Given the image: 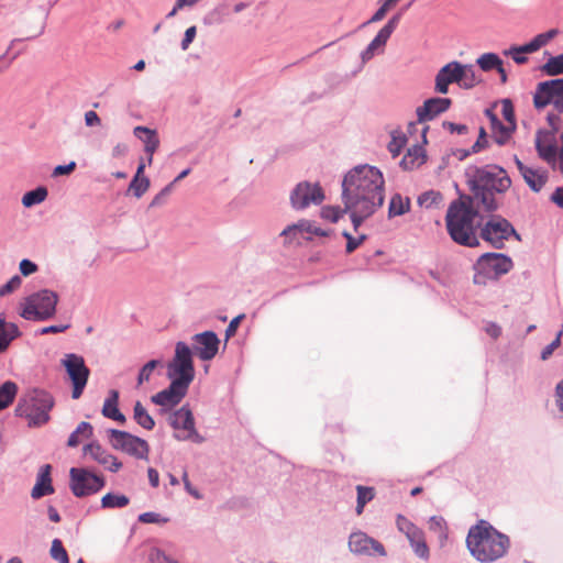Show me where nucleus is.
Segmentation results:
<instances>
[{
    "label": "nucleus",
    "mask_w": 563,
    "mask_h": 563,
    "mask_svg": "<svg viewBox=\"0 0 563 563\" xmlns=\"http://www.w3.org/2000/svg\"><path fill=\"white\" fill-rule=\"evenodd\" d=\"M342 200L356 230L384 203V177L380 170L369 165L351 169L342 181Z\"/></svg>",
    "instance_id": "obj_1"
},
{
    "label": "nucleus",
    "mask_w": 563,
    "mask_h": 563,
    "mask_svg": "<svg viewBox=\"0 0 563 563\" xmlns=\"http://www.w3.org/2000/svg\"><path fill=\"white\" fill-rule=\"evenodd\" d=\"M466 547L472 556L478 562L492 563L508 552L510 540L490 523L481 520L470 528Z\"/></svg>",
    "instance_id": "obj_2"
},
{
    "label": "nucleus",
    "mask_w": 563,
    "mask_h": 563,
    "mask_svg": "<svg viewBox=\"0 0 563 563\" xmlns=\"http://www.w3.org/2000/svg\"><path fill=\"white\" fill-rule=\"evenodd\" d=\"M476 199L471 196H461L452 201L445 216V225L451 239L464 246L474 247L479 244L476 236L475 219L477 210L474 208Z\"/></svg>",
    "instance_id": "obj_3"
},
{
    "label": "nucleus",
    "mask_w": 563,
    "mask_h": 563,
    "mask_svg": "<svg viewBox=\"0 0 563 563\" xmlns=\"http://www.w3.org/2000/svg\"><path fill=\"white\" fill-rule=\"evenodd\" d=\"M473 198L481 202L486 211H495L498 203L495 192H505L511 186L507 172L498 166L474 168L467 173Z\"/></svg>",
    "instance_id": "obj_4"
},
{
    "label": "nucleus",
    "mask_w": 563,
    "mask_h": 563,
    "mask_svg": "<svg viewBox=\"0 0 563 563\" xmlns=\"http://www.w3.org/2000/svg\"><path fill=\"white\" fill-rule=\"evenodd\" d=\"M53 406L54 399L47 391L32 389L21 396L15 413L26 418L29 426L38 427L48 422Z\"/></svg>",
    "instance_id": "obj_5"
},
{
    "label": "nucleus",
    "mask_w": 563,
    "mask_h": 563,
    "mask_svg": "<svg viewBox=\"0 0 563 563\" xmlns=\"http://www.w3.org/2000/svg\"><path fill=\"white\" fill-rule=\"evenodd\" d=\"M58 296L52 290H41L24 299L20 316L26 320L43 321L55 314Z\"/></svg>",
    "instance_id": "obj_6"
},
{
    "label": "nucleus",
    "mask_w": 563,
    "mask_h": 563,
    "mask_svg": "<svg viewBox=\"0 0 563 563\" xmlns=\"http://www.w3.org/2000/svg\"><path fill=\"white\" fill-rule=\"evenodd\" d=\"M167 377L187 387L195 378L192 351L185 342H177L174 357L167 364Z\"/></svg>",
    "instance_id": "obj_7"
},
{
    "label": "nucleus",
    "mask_w": 563,
    "mask_h": 563,
    "mask_svg": "<svg viewBox=\"0 0 563 563\" xmlns=\"http://www.w3.org/2000/svg\"><path fill=\"white\" fill-rule=\"evenodd\" d=\"M475 268L477 273L474 275V283L482 285L486 279H496L508 273L512 268V262L504 254L486 253L478 258Z\"/></svg>",
    "instance_id": "obj_8"
},
{
    "label": "nucleus",
    "mask_w": 563,
    "mask_h": 563,
    "mask_svg": "<svg viewBox=\"0 0 563 563\" xmlns=\"http://www.w3.org/2000/svg\"><path fill=\"white\" fill-rule=\"evenodd\" d=\"M62 365L65 367L73 385L71 397L78 399L87 385L90 369L86 366L84 357L75 353L65 354Z\"/></svg>",
    "instance_id": "obj_9"
},
{
    "label": "nucleus",
    "mask_w": 563,
    "mask_h": 563,
    "mask_svg": "<svg viewBox=\"0 0 563 563\" xmlns=\"http://www.w3.org/2000/svg\"><path fill=\"white\" fill-rule=\"evenodd\" d=\"M533 104L537 109L552 104L559 113H563V78L539 82L533 96Z\"/></svg>",
    "instance_id": "obj_10"
},
{
    "label": "nucleus",
    "mask_w": 563,
    "mask_h": 563,
    "mask_svg": "<svg viewBox=\"0 0 563 563\" xmlns=\"http://www.w3.org/2000/svg\"><path fill=\"white\" fill-rule=\"evenodd\" d=\"M70 489L76 497L98 493L104 486V479L86 468L73 467L69 471Z\"/></svg>",
    "instance_id": "obj_11"
},
{
    "label": "nucleus",
    "mask_w": 563,
    "mask_h": 563,
    "mask_svg": "<svg viewBox=\"0 0 563 563\" xmlns=\"http://www.w3.org/2000/svg\"><path fill=\"white\" fill-rule=\"evenodd\" d=\"M108 432L109 442L113 449L123 451L137 459L147 457L148 444L145 440L115 429H110Z\"/></svg>",
    "instance_id": "obj_12"
},
{
    "label": "nucleus",
    "mask_w": 563,
    "mask_h": 563,
    "mask_svg": "<svg viewBox=\"0 0 563 563\" xmlns=\"http://www.w3.org/2000/svg\"><path fill=\"white\" fill-rule=\"evenodd\" d=\"M512 234L519 239L510 222L500 217L492 218L481 230V238L496 249H501Z\"/></svg>",
    "instance_id": "obj_13"
},
{
    "label": "nucleus",
    "mask_w": 563,
    "mask_h": 563,
    "mask_svg": "<svg viewBox=\"0 0 563 563\" xmlns=\"http://www.w3.org/2000/svg\"><path fill=\"white\" fill-rule=\"evenodd\" d=\"M396 526L397 529L406 536L415 554L422 560H429L430 550L426 541L424 532L402 515L397 516Z\"/></svg>",
    "instance_id": "obj_14"
},
{
    "label": "nucleus",
    "mask_w": 563,
    "mask_h": 563,
    "mask_svg": "<svg viewBox=\"0 0 563 563\" xmlns=\"http://www.w3.org/2000/svg\"><path fill=\"white\" fill-rule=\"evenodd\" d=\"M324 200V192L319 184L309 181L299 183L290 194V203L294 209L302 210L310 205H320Z\"/></svg>",
    "instance_id": "obj_15"
},
{
    "label": "nucleus",
    "mask_w": 563,
    "mask_h": 563,
    "mask_svg": "<svg viewBox=\"0 0 563 563\" xmlns=\"http://www.w3.org/2000/svg\"><path fill=\"white\" fill-rule=\"evenodd\" d=\"M347 545L350 551L356 555L385 556L387 554L385 547L379 541L367 536L363 531L351 533Z\"/></svg>",
    "instance_id": "obj_16"
},
{
    "label": "nucleus",
    "mask_w": 563,
    "mask_h": 563,
    "mask_svg": "<svg viewBox=\"0 0 563 563\" xmlns=\"http://www.w3.org/2000/svg\"><path fill=\"white\" fill-rule=\"evenodd\" d=\"M559 34L556 29H551L548 32L538 34L529 43L521 46H511L505 52L506 55L510 56L515 63L522 65L528 62L526 54L534 53L542 46L547 45L552 38Z\"/></svg>",
    "instance_id": "obj_17"
},
{
    "label": "nucleus",
    "mask_w": 563,
    "mask_h": 563,
    "mask_svg": "<svg viewBox=\"0 0 563 563\" xmlns=\"http://www.w3.org/2000/svg\"><path fill=\"white\" fill-rule=\"evenodd\" d=\"M170 426L177 431L175 438L180 441L197 437L195 420L191 410L187 406L173 412L169 417Z\"/></svg>",
    "instance_id": "obj_18"
},
{
    "label": "nucleus",
    "mask_w": 563,
    "mask_h": 563,
    "mask_svg": "<svg viewBox=\"0 0 563 563\" xmlns=\"http://www.w3.org/2000/svg\"><path fill=\"white\" fill-rule=\"evenodd\" d=\"M280 235L285 238V243H292L299 239L311 240L312 235L328 236L329 231L317 227L310 220L302 219L297 223L286 227Z\"/></svg>",
    "instance_id": "obj_19"
},
{
    "label": "nucleus",
    "mask_w": 563,
    "mask_h": 563,
    "mask_svg": "<svg viewBox=\"0 0 563 563\" xmlns=\"http://www.w3.org/2000/svg\"><path fill=\"white\" fill-rule=\"evenodd\" d=\"M451 103L452 101L449 98H431L426 100L421 107L417 108L416 113L418 121L409 123V133H412L418 124L431 121L439 114L445 112L450 108Z\"/></svg>",
    "instance_id": "obj_20"
},
{
    "label": "nucleus",
    "mask_w": 563,
    "mask_h": 563,
    "mask_svg": "<svg viewBox=\"0 0 563 563\" xmlns=\"http://www.w3.org/2000/svg\"><path fill=\"white\" fill-rule=\"evenodd\" d=\"M189 387L170 380V384L167 388L158 391L157 394L151 397L152 402L157 406H161L164 410H169L173 407L180 404V401L185 398L188 393Z\"/></svg>",
    "instance_id": "obj_21"
},
{
    "label": "nucleus",
    "mask_w": 563,
    "mask_h": 563,
    "mask_svg": "<svg viewBox=\"0 0 563 563\" xmlns=\"http://www.w3.org/2000/svg\"><path fill=\"white\" fill-rule=\"evenodd\" d=\"M194 351L201 361L212 360L218 351L220 340L213 331H205L192 336Z\"/></svg>",
    "instance_id": "obj_22"
},
{
    "label": "nucleus",
    "mask_w": 563,
    "mask_h": 563,
    "mask_svg": "<svg viewBox=\"0 0 563 563\" xmlns=\"http://www.w3.org/2000/svg\"><path fill=\"white\" fill-rule=\"evenodd\" d=\"M536 148L543 161L552 166L555 165L558 153L553 133L549 131H538L536 135Z\"/></svg>",
    "instance_id": "obj_23"
},
{
    "label": "nucleus",
    "mask_w": 563,
    "mask_h": 563,
    "mask_svg": "<svg viewBox=\"0 0 563 563\" xmlns=\"http://www.w3.org/2000/svg\"><path fill=\"white\" fill-rule=\"evenodd\" d=\"M516 166L525 179L526 184L534 192L540 191L548 181V172L541 168H532L525 165L517 156H515Z\"/></svg>",
    "instance_id": "obj_24"
},
{
    "label": "nucleus",
    "mask_w": 563,
    "mask_h": 563,
    "mask_svg": "<svg viewBox=\"0 0 563 563\" xmlns=\"http://www.w3.org/2000/svg\"><path fill=\"white\" fill-rule=\"evenodd\" d=\"M84 454L90 456L93 461L104 466L111 472H118L122 463L112 454L108 453L97 442L89 443L84 446Z\"/></svg>",
    "instance_id": "obj_25"
},
{
    "label": "nucleus",
    "mask_w": 563,
    "mask_h": 563,
    "mask_svg": "<svg viewBox=\"0 0 563 563\" xmlns=\"http://www.w3.org/2000/svg\"><path fill=\"white\" fill-rule=\"evenodd\" d=\"M460 67L461 64L459 62H451L439 70L435 77V90L439 93H446L450 84L455 82L460 85Z\"/></svg>",
    "instance_id": "obj_26"
},
{
    "label": "nucleus",
    "mask_w": 563,
    "mask_h": 563,
    "mask_svg": "<svg viewBox=\"0 0 563 563\" xmlns=\"http://www.w3.org/2000/svg\"><path fill=\"white\" fill-rule=\"evenodd\" d=\"M134 135L139 137L144 143V151L148 155L147 161L148 164L153 162V155L158 148L159 139L155 130H151L145 126H136L134 128Z\"/></svg>",
    "instance_id": "obj_27"
},
{
    "label": "nucleus",
    "mask_w": 563,
    "mask_h": 563,
    "mask_svg": "<svg viewBox=\"0 0 563 563\" xmlns=\"http://www.w3.org/2000/svg\"><path fill=\"white\" fill-rule=\"evenodd\" d=\"M53 492L54 488L52 486L51 465L46 464L41 468L36 484L32 489L31 496L34 499H38L45 495L52 494Z\"/></svg>",
    "instance_id": "obj_28"
},
{
    "label": "nucleus",
    "mask_w": 563,
    "mask_h": 563,
    "mask_svg": "<svg viewBox=\"0 0 563 563\" xmlns=\"http://www.w3.org/2000/svg\"><path fill=\"white\" fill-rule=\"evenodd\" d=\"M486 114L490 119L492 129H493V132L495 134L496 142L499 145L505 144L508 141V139L510 137V134L515 130V128H511L510 124L504 125L498 120L496 114L493 111H490V110H486Z\"/></svg>",
    "instance_id": "obj_29"
},
{
    "label": "nucleus",
    "mask_w": 563,
    "mask_h": 563,
    "mask_svg": "<svg viewBox=\"0 0 563 563\" xmlns=\"http://www.w3.org/2000/svg\"><path fill=\"white\" fill-rule=\"evenodd\" d=\"M426 161L424 150L420 145H413L408 148L407 153L402 157L400 165L405 169H413L422 165Z\"/></svg>",
    "instance_id": "obj_30"
},
{
    "label": "nucleus",
    "mask_w": 563,
    "mask_h": 563,
    "mask_svg": "<svg viewBox=\"0 0 563 563\" xmlns=\"http://www.w3.org/2000/svg\"><path fill=\"white\" fill-rule=\"evenodd\" d=\"M20 334L21 332L15 323H8L0 319V353L4 352L10 343Z\"/></svg>",
    "instance_id": "obj_31"
},
{
    "label": "nucleus",
    "mask_w": 563,
    "mask_h": 563,
    "mask_svg": "<svg viewBox=\"0 0 563 563\" xmlns=\"http://www.w3.org/2000/svg\"><path fill=\"white\" fill-rule=\"evenodd\" d=\"M145 164L141 163L136 174L129 185V191H132L136 198H141L150 188V179L143 176Z\"/></svg>",
    "instance_id": "obj_32"
},
{
    "label": "nucleus",
    "mask_w": 563,
    "mask_h": 563,
    "mask_svg": "<svg viewBox=\"0 0 563 563\" xmlns=\"http://www.w3.org/2000/svg\"><path fill=\"white\" fill-rule=\"evenodd\" d=\"M118 399L119 393L117 390H111L109 398L106 399L102 413L104 417L113 419L119 422H124L125 417L118 409Z\"/></svg>",
    "instance_id": "obj_33"
},
{
    "label": "nucleus",
    "mask_w": 563,
    "mask_h": 563,
    "mask_svg": "<svg viewBox=\"0 0 563 563\" xmlns=\"http://www.w3.org/2000/svg\"><path fill=\"white\" fill-rule=\"evenodd\" d=\"M92 435V426L89 422H80L76 430L69 435L67 445L70 448L77 446L84 439H89Z\"/></svg>",
    "instance_id": "obj_34"
},
{
    "label": "nucleus",
    "mask_w": 563,
    "mask_h": 563,
    "mask_svg": "<svg viewBox=\"0 0 563 563\" xmlns=\"http://www.w3.org/2000/svg\"><path fill=\"white\" fill-rule=\"evenodd\" d=\"M460 71H461V75H460V86L465 88V89H470V88H473L474 86H476L481 79L478 78V76L476 75V71L474 69V66L473 65H462L461 64V67H460Z\"/></svg>",
    "instance_id": "obj_35"
},
{
    "label": "nucleus",
    "mask_w": 563,
    "mask_h": 563,
    "mask_svg": "<svg viewBox=\"0 0 563 563\" xmlns=\"http://www.w3.org/2000/svg\"><path fill=\"white\" fill-rule=\"evenodd\" d=\"M18 386L13 382H5L0 387V410L9 407L15 398Z\"/></svg>",
    "instance_id": "obj_36"
},
{
    "label": "nucleus",
    "mask_w": 563,
    "mask_h": 563,
    "mask_svg": "<svg viewBox=\"0 0 563 563\" xmlns=\"http://www.w3.org/2000/svg\"><path fill=\"white\" fill-rule=\"evenodd\" d=\"M134 419L137 424L146 430H152L155 426L154 419L150 416L147 410L140 401H136L134 406Z\"/></svg>",
    "instance_id": "obj_37"
},
{
    "label": "nucleus",
    "mask_w": 563,
    "mask_h": 563,
    "mask_svg": "<svg viewBox=\"0 0 563 563\" xmlns=\"http://www.w3.org/2000/svg\"><path fill=\"white\" fill-rule=\"evenodd\" d=\"M47 197V189L45 187H37L34 190L27 191L22 197V205L30 208L34 205L43 202Z\"/></svg>",
    "instance_id": "obj_38"
},
{
    "label": "nucleus",
    "mask_w": 563,
    "mask_h": 563,
    "mask_svg": "<svg viewBox=\"0 0 563 563\" xmlns=\"http://www.w3.org/2000/svg\"><path fill=\"white\" fill-rule=\"evenodd\" d=\"M409 207L410 201L408 198H402L400 195H395L389 203V216H401L409 210Z\"/></svg>",
    "instance_id": "obj_39"
},
{
    "label": "nucleus",
    "mask_w": 563,
    "mask_h": 563,
    "mask_svg": "<svg viewBox=\"0 0 563 563\" xmlns=\"http://www.w3.org/2000/svg\"><path fill=\"white\" fill-rule=\"evenodd\" d=\"M388 38L389 37L385 33L379 31L377 35L374 37V40L368 44L367 48L363 52V60L371 59L374 56L376 49L384 47L386 45Z\"/></svg>",
    "instance_id": "obj_40"
},
{
    "label": "nucleus",
    "mask_w": 563,
    "mask_h": 563,
    "mask_svg": "<svg viewBox=\"0 0 563 563\" xmlns=\"http://www.w3.org/2000/svg\"><path fill=\"white\" fill-rule=\"evenodd\" d=\"M503 60L495 53H485L481 55L477 59V64L484 71H489L492 69H497L501 66Z\"/></svg>",
    "instance_id": "obj_41"
},
{
    "label": "nucleus",
    "mask_w": 563,
    "mask_h": 563,
    "mask_svg": "<svg viewBox=\"0 0 563 563\" xmlns=\"http://www.w3.org/2000/svg\"><path fill=\"white\" fill-rule=\"evenodd\" d=\"M356 490H357L356 514L361 515L363 512L364 506L374 498L375 493H374L373 487H365L362 485H358L356 487Z\"/></svg>",
    "instance_id": "obj_42"
},
{
    "label": "nucleus",
    "mask_w": 563,
    "mask_h": 563,
    "mask_svg": "<svg viewBox=\"0 0 563 563\" xmlns=\"http://www.w3.org/2000/svg\"><path fill=\"white\" fill-rule=\"evenodd\" d=\"M129 498L125 495L106 494L101 498V506L103 508H123L128 506Z\"/></svg>",
    "instance_id": "obj_43"
},
{
    "label": "nucleus",
    "mask_w": 563,
    "mask_h": 563,
    "mask_svg": "<svg viewBox=\"0 0 563 563\" xmlns=\"http://www.w3.org/2000/svg\"><path fill=\"white\" fill-rule=\"evenodd\" d=\"M429 530L437 533L441 542L448 539V527L442 517H431L429 520Z\"/></svg>",
    "instance_id": "obj_44"
},
{
    "label": "nucleus",
    "mask_w": 563,
    "mask_h": 563,
    "mask_svg": "<svg viewBox=\"0 0 563 563\" xmlns=\"http://www.w3.org/2000/svg\"><path fill=\"white\" fill-rule=\"evenodd\" d=\"M162 366V362L158 360H151L147 362L140 371L137 376V387L142 386L144 383H147L151 379L154 371Z\"/></svg>",
    "instance_id": "obj_45"
},
{
    "label": "nucleus",
    "mask_w": 563,
    "mask_h": 563,
    "mask_svg": "<svg viewBox=\"0 0 563 563\" xmlns=\"http://www.w3.org/2000/svg\"><path fill=\"white\" fill-rule=\"evenodd\" d=\"M542 71L548 76H558L563 74V57H551L543 66Z\"/></svg>",
    "instance_id": "obj_46"
},
{
    "label": "nucleus",
    "mask_w": 563,
    "mask_h": 563,
    "mask_svg": "<svg viewBox=\"0 0 563 563\" xmlns=\"http://www.w3.org/2000/svg\"><path fill=\"white\" fill-rule=\"evenodd\" d=\"M407 143V139L401 132H393L391 140L388 143V151L394 157L398 156Z\"/></svg>",
    "instance_id": "obj_47"
},
{
    "label": "nucleus",
    "mask_w": 563,
    "mask_h": 563,
    "mask_svg": "<svg viewBox=\"0 0 563 563\" xmlns=\"http://www.w3.org/2000/svg\"><path fill=\"white\" fill-rule=\"evenodd\" d=\"M51 556L58 563H69L67 551L59 539H54L51 547Z\"/></svg>",
    "instance_id": "obj_48"
},
{
    "label": "nucleus",
    "mask_w": 563,
    "mask_h": 563,
    "mask_svg": "<svg viewBox=\"0 0 563 563\" xmlns=\"http://www.w3.org/2000/svg\"><path fill=\"white\" fill-rule=\"evenodd\" d=\"M346 212L349 210H345V207L341 209L340 207L325 206L321 209L320 216L322 219L335 223Z\"/></svg>",
    "instance_id": "obj_49"
},
{
    "label": "nucleus",
    "mask_w": 563,
    "mask_h": 563,
    "mask_svg": "<svg viewBox=\"0 0 563 563\" xmlns=\"http://www.w3.org/2000/svg\"><path fill=\"white\" fill-rule=\"evenodd\" d=\"M442 201V196L440 192H435V191H428V192H424L422 194L419 198H418V202L420 206H423L426 208H430L434 205H438Z\"/></svg>",
    "instance_id": "obj_50"
},
{
    "label": "nucleus",
    "mask_w": 563,
    "mask_h": 563,
    "mask_svg": "<svg viewBox=\"0 0 563 563\" xmlns=\"http://www.w3.org/2000/svg\"><path fill=\"white\" fill-rule=\"evenodd\" d=\"M22 284V279L19 275H14L7 284L0 287V297H4L14 290H16Z\"/></svg>",
    "instance_id": "obj_51"
},
{
    "label": "nucleus",
    "mask_w": 563,
    "mask_h": 563,
    "mask_svg": "<svg viewBox=\"0 0 563 563\" xmlns=\"http://www.w3.org/2000/svg\"><path fill=\"white\" fill-rule=\"evenodd\" d=\"M501 113L504 119L507 121L508 124L511 125V128L516 126L515 123V111L514 106L510 100L505 99L501 103Z\"/></svg>",
    "instance_id": "obj_52"
},
{
    "label": "nucleus",
    "mask_w": 563,
    "mask_h": 563,
    "mask_svg": "<svg viewBox=\"0 0 563 563\" xmlns=\"http://www.w3.org/2000/svg\"><path fill=\"white\" fill-rule=\"evenodd\" d=\"M563 333V330H561L558 334V336L555 338L554 341H552L549 345H547L542 352H541V358L543 361L548 360L554 352V350H556L560 344H561V335Z\"/></svg>",
    "instance_id": "obj_53"
},
{
    "label": "nucleus",
    "mask_w": 563,
    "mask_h": 563,
    "mask_svg": "<svg viewBox=\"0 0 563 563\" xmlns=\"http://www.w3.org/2000/svg\"><path fill=\"white\" fill-rule=\"evenodd\" d=\"M244 318H245V314L241 313L231 320V322L229 323V325L225 329V339L227 340H229L230 338L235 335L238 328H239L241 321L244 320Z\"/></svg>",
    "instance_id": "obj_54"
},
{
    "label": "nucleus",
    "mask_w": 563,
    "mask_h": 563,
    "mask_svg": "<svg viewBox=\"0 0 563 563\" xmlns=\"http://www.w3.org/2000/svg\"><path fill=\"white\" fill-rule=\"evenodd\" d=\"M174 187V183L168 184L165 188H163L152 200L151 207L162 205L168 195L172 192Z\"/></svg>",
    "instance_id": "obj_55"
},
{
    "label": "nucleus",
    "mask_w": 563,
    "mask_h": 563,
    "mask_svg": "<svg viewBox=\"0 0 563 563\" xmlns=\"http://www.w3.org/2000/svg\"><path fill=\"white\" fill-rule=\"evenodd\" d=\"M400 18H401V13H397L396 15H394L387 23L384 27H382L379 31H382L383 33H385L388 37H390V35L393 34V32L395 31V29L397 27L399 21H400Z\"/></svg>",
    "instance_id": "obj_56"
},
{
    "label": "nucleus",
    "mask_w": 563,
    "mask_h": 563,
    "mask_svg": "<svg viewBox=\"0 0 563 563\" xmlns=\"http://www.w3.org/2000/svg\"><path fill=\"white\" fill-rule=\"evenodd\" d=\"M400 18H401V13H397L396 15H394L387 23L384 27H382L379 31H382L383 33H385L388 37H390V35L393 34V32L395 31V29L397 27L399 21H400Z\"/></svg>",
    "instance_id": "obj_57"
},
{
    "label": "nucleus",
    "mask_w": 563,
    "mask_h": 563,
    "mask_svg": "<svg viewBox=\"0 0 563 563\" xmlns=\"http://www.w3.org/2000/svg\"><path fill=\"white\" fill-rule=\"evenodd\" d=\"M197 34V27L195 25L188 27L185 32L184 38L181 41V48L186 51L189 45L194 42Z\"/></svg>",
    "instance_id": "obj_58"
},
{
    "label": "nucleus",
    "mask_w": 563,
    "mask_h": 563,
    "mask_svg": "<svg viewBox=\"0 0 563 563\" xmlns=\"http://www.w3.org/2000/svg\"><path fill=\"white\" fill-rule=\"evenodd\" d=\"M75 168H76L75 162H70L67 165H58L54 168L53 176L57 177V176H62V175H69L75 170Z\"/></svg>",
    "instance_id": "obj_59"
},
{
    "label": "nucleus",
    "mask_w": 563,
    "mask_h": 563,
    "mask_svg": "<svg viewBox=\"0 0 563 563\" xmlns=\"http://www.w3.org/2000/svg\"><path fill=\"white\" fill-rule=\"evenodd\" d=\"M343 235L347 241V243H346V252L347 253H352L353 251H355L364 239V236H362L360 239H355L349 232H343Z\"/></svg>",
    "instance_id": "obj_60"
},
{
    "label": "nucleus",
    "mask_w": 563,
    "mask_h": 563,
    "mask_svg": "<svg viewBox=\"0 0 563 563\" xmlns=\"http://www.w3.org/2000/svg\"><path fill=\"white\" fill-rule=\"evenodd\" d=\"M37 271L36 264L30 260H22L20 263V272L24 276H29Z\"/></svg>",
    "instance_id": "obj_61"
},
{
    "label": "nucleus",
    "mask_w": 563,
    "mask_h": 563,
    "mask_svg": "<svg viewBox=\"0 0 563 563\" xmlns=\"http://www.w3.org/2000/svg\"><path fill=\"white\" fill-rule=\"evenodd\" d=\"M85 122L88 126L99 125L100 118L95 111L90 110L85 113Z\"/></svg>",
    "instance_id": "obj_62"
},
{
    "label": "nucleus",
    "mask_w": 563,
    "mask_h": 563,
    "mask_svg": "<svg viewBox=\"0 0 563 563\" xmlns=\"http://www.w3.org/2000/svg\"><path fill=\"white\" fill-rule=\"evenodd\" d=\"M556 405L561 412H563V380L558 383L555 387Z\"/></svg>",
    "instance_id": "obj_63"
},
{
    "label": "nucleus",
    "mask_w": 563,
    "mask_h": 563,
    "mask_svg": "<svg viewBox=\"0 0 563 563\" xmlns=\"http://www.w3.org/2000/svg\"><path fill=\"white\" fill-rule=\"evenodd\" d=\"M551 201L559 206L560 208H563V187H559L555 189V191L551 196Z\"/></svg>",
    "instance_id": "obj_64"
}]
</instances>
